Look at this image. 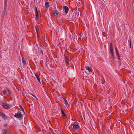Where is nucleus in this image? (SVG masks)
<instances>
[{"mask_svg": "<svg viewBox=\"0 0 134 134\" xmlns=\"http://www.w3.org/2000/svg\"><path fill=\"white\" fill-rule=\"evenodd\" d=\"M33 96L34 97H35V98H36V99L37 97L35 96L34 95H33Z\"/></svg>", "mask_w": 134, "mask_h": 134, "instance_id": "24", "label": "nucleus"}, {"mask_svg": "<svg viewBox=\"0 0 134 134\" xmlns=\"http://www.w3.org/2000/svg\"><path fill=\"white\" fill-rule=\"evenodd\" d=\"M3 92L4 93H5V94H7V90H4L3 91Z\"/></svg>", "mask_w": 134, "mask_h": 134, "instance_id": "20", "label": "nucleus"}, {"mask_svg": "<svg viewBox=\"0 0 134 134\" xmlns=\"http://www.w3.org/2000/svg\"><path fill=\"white\" fill-rule=\"evenodd\" d=\"M72 130L74 131L78 132L80 129V127L78 122H73L71 125Z\"/></svg>", "mask_w": 134, "mask_h": 134, "instance_id": "1", "label": "nucleus"}, {"mask_svg": "<svg viewBox=\"0 0 134 134\" xmlns=\"http://www.w3.org/2000/svg\"><path fill=\"white\" fill-rule=\"evenodd\" d=\"M7 3V1H5V5H5V3Z\"/></svg>", "mask_w": 134, "mask_h": 134, "instance_id": "25", "label": "nucleus"}, {"mask_svg": "<svg viewBox=\"0 0 134 134\" xmlns=\"http://www.w3.org/2000/svg\"><path fill=\"white\" fill-rule=\"evenodd\" d=\"M3 107L5 108H8L10 107V105L7 103H3Z\"/></svg>", "mask_w": 134, "mask_h": 134, "instance_id": "4", "label": "nucleus"}, {"mask_svg": "<svg viewBox=\"0 0 134 134\" xmlns=\"http://www.w3.org/2000/svg\"><path fill=\"white\" fill-rule=\"evenodd\" d=\"M65 60L66 65H69V58H68V57H66L65 58Z\"/></svg>", "mask_w": 134, "mask_h": 134, "instance_id": "8", "label": "nucleus"}, {"mask_svg": "<svg viewBox=\"0 0 134 134\" xmlns=\"http://www.w3.org/2000/svg\"><path fill=\"white\" fill-rule=\"evenodd\" d=\"M116 55L119 58L120 57L119 55V52H118V53H116Z\"/></svg>", "mask_w": 134, "mask_h": 134, "instance_id": "19", "label": "nucleus"}, {"mask_svg": "<svg viewBox=\"0 0 134 134\" xmlns=\"http://www.w3.org/2000/svg\"><path fill=\"white\" fill-rule=\"evenodd\" d=\"M110 52L111 53H113V49L112 44L111 43H110Z\"/></svg>", "mask_w": 134, "mask_h": 134, "instance_id": "10", "label": "nucleus"}, {"mask_svg": "<svg viewBox=\"0 0 134 134\" xmlns=\"http://www.w3.org/2000/svg\"><path fill=\"white\" fill-rule=\"evenodd\" d=\"M19 107L20 108L22 109V110L23 111H24V109L22 107V106H21L20 105L19 106Z\"/></svg>", "mask_w": 134, "mask_h": 134, "instance_id": "21", "label": "nucleus"}, {"mask_svg": "<svg viewBox=\"0 0 134 134\" xmlns=\"http://www.w3.org/2000/svg\"><path fill=\"white\" fill-rule=\"evenodd\" d=\"M63 10L65 11L66 14L67 13L69 10L68 8L66 6H63Z\"/></svg>", "mask_w": 134, "mask_h": 134, "instance_id": "3", "label": "nucleus"}, {"mask_svg": "<svg viewBox=\"0 0 134 134\" xmlns=\"http://www.w3.org/2000/svg\"><path fill=\"white\" fill-rule=\"evenodd\" d=\"M49 3L48 2H46L45 4V8H48L49 7Z\"/></svg>", "mask_w": 134, "mask_h": 134, "instance_id": "12", "label": "nucleus"}, {"mask_svg": "<svg viewBox=\"0 0 134 134\" xmlns=\"http://www.w3.org/2000/svg\"><path fill=\"white\" fill-rule=\"evenodd\" d=\"M86 69L88 71V72H90V74L92 72V69L91 68H90L89 66H86L85 67Z\"/></svg>", "mask_w": 134, "mask_h": 134, "instance_id": "5", "label": "nucleus"}, {"mask_svg": "<svg viewBox=\"0 0 134 134\" xmlns=\"http://www.w3.org/2000/svg\"><path fill=\"white\" fill-rule=\"evenodd\" d=\"M58 11L57 10H55L54 11L53 14L55 16L57 15L58 14Z\"/></svg>", "mask_w": 134, "mask_h": 134, "instance_id": "13", "label": "nucleus"}, {"mask_svg": "<svg viewBox=\"0 0 134 134\" xmlns=\"http://www.w3.org/2000/svg\"><path fill=\"white\" fill-rule=\"evenodd\" d=\"M2 134H6L7 132V129H3L2 131Z\"/></svg>", "mask_w": 134, "mask_h": 134, "instance_id": "11", "label": "nucleus"}, {"mask_svg": "<svg viewBox=\"0 0 134 134\" xmlns=\"http://www.w3.org/2000/svg\"><path fill=\"white\" fill-rule=\"evenodd\" d=\"M22 62L23 64H25L26 63V60H25L24 58H22Z\"/></svg>", "mask_w": 134, "mask_h": 134, "instance_id": "16", "label": "nucleus"}, {"mask_svg": "<svg viewBox=\"0 0 134 134\" xmlns=\"http://www.w3.org/2000/svg\"><path fill=\"white\" fill-rule=\"evenodd\" d=\"M0 121H1V120H0Z\"/></svg>", "mask_w": 134, "mask_h": 134, "instance_id": "29", "label": "nucleus"}, {"mask_svg": "<svg viewBox=\"0 0 134 134\" xmlns=\"http://www.w3.org/2000/svg\"><path fill=\"white\" fill-rule=\"evenodd\" d=\"M35 15L36 17L35 18V19L36 20H37L38 17V14L37 12V7L35 8Z\"/></svg>", "mask_w": 134, "mask_h": 134, "instance_id": "6", "label": "nucleus"}, {"mask_svg": "<svg viewBox=\"0 0 134 134\" xmlns=\"http://www.w3.org/2000/svg\"><path fill=\"white\" fill-rule=\"evenodd\" d=\"M7 92L9 94L11 93V92L8 89H7Z\"/></svg>", "mask_w": 134, "mask_h": 134, "instance_id": "17", "label": "nucleus"}, {"mask_svg": "<svg viewBox=\"0 0 134 134\" xmlns=\"http://www.w3.org/2000/svg\"><path fill=\"white\" fill-rule=\"evenodd\" d=\"M31 95H32V96H33V95H34L33 94H32V93H31Z\"/></svg>", "mask_w": 134, "mask_h": 134, "instance_id": "26", "label": "nucleus"}, {"mask_svg": "<svg viewBox=\"0 0 134 134\" xmlns=\"http://www.w3.org/2000/svg\"><path fill=\"white\" fill-rule=\"evenodd\" d=\"M7 126V125H6V124H5V125H4V126Z\"/></svg>", "mask_w": 134, "mask_h": 134, "instance_id": "27", "label": "nucleus"}, {"mask_svg": "<svg viewBox=\"0 0 134 134\" xmlns=\"http://www.w3.org/2000/svg\"><path fill=\"white\" fill-rule=\"evenodd\" d=\"M115 51H116V53H118V49H117V48L116 47H115Z\"/></svg>", "mask_w": 134, "mask_h": 134, "instance_id": "22", "label": "nucleus"}, {"mask_svg": "<svg viewBox=\"0 0 134 134\" xmlns=\"http://www.w3.org/2000/svg\"><path fill=\"white\" fill-rule=\"evenodd\" d=\"M36 31H37V30H36Z\"/></svg>", "mask_w": 134, "mask_h": 134, "instance_id": "28", "label": "nucleus"}, {"mask_svg": "<svg viewBox=\"0 0 134 134\" xmlns=\"http://www.w3.org/2000/svg\"><path fill=\"white\" fill-rule=\"evenodd\" d=\"M72 134H79L77 133V132H75L73 133H71Z\"/></svg>", "mask_w": 134, "mask_h": 134, "instance_id": "23", "label": "nucleus"}, {"mask_svg": "<svg viewBox=\"0 0 134 134\" xmlns=\"http://www.w3.org/2000/svg\"><path fill=\"white\" fill-rule=\"evenodd\" d=\"M14 116L16 118H20L22 117V115L21 112H19L15 113Z\"/></svg>", "mask_w": 134, "mask_h": 134, "instance_id": "2", "label": "nucleus"}, {"mask_svg": "<svg viewBox=\"0 0 134 134\" xmlns=\"http://www.w3.org/2000/svg\"><path fill=\"white\" fill-rule=\"evenodd\" d=\"M63 99L64 101V103L65 105H67L68 104V103L66 99L65 98H63Z\"/></svg>", "mask_w": 134, "mask_h": 134, "instance_id": "15", "label": "nucleus"}, {"mask_svg": "<svg viewBox=\"0 0 134 134\" xmlns=\"http://www.w3.org/2000/svg\"><path fill=\"white\" fill-rule=\"evenodd\" d=\"M35 76H36L38 81L39 82H40V83H41L40 78L39 76L38 75H36L35 73Z\"/></svg>", "mask_w": 134, "mask_h": 134, "instance_id": "14", "label": "nucleus"}, {"mask_svg": "<svg viewBox=\"0 0 134 134\" xmlns=\"http://www.w3.org/2000/svg\"><path fill=\"white\" fill-rule=\"evenodd\" d=\"M61 111L62 113V115L64 119L66 117V115L64 113V111L62 110L61 109Z\"/></svg>", "mask_w": 134, "mask_h": 134, "instance_id": "7", "label": "nucleus"}, {"mask_svg": "<svg viewBox=\"0 0 134 134\" xmlns=\"http://www.w3.org/2000/svg\"><path fill=\"white\" fill-rule=\"evenodd\" d=\"M111 57L112 58H113V59L114 58V55L113 53H111Z\"/></svg>", "mask_w": 134, "mask_h": 134, "instance_id": "18", "label": "nucleus"}, {"mask_svg": "<svg viewBox=\"0 0 134 134\" xmlns=\"http://www.w3.org/2000/svg\"><path fill=\"white\" fill-rule=\"evenodd\" d=\"M0 116H1L3 119H6L7 118V116H6L5 114L1 113V112H0Z\"/></svg>", "mask_w": 134, "mask_h": 134, "instance_id": "9", "label": "nucleus"}]
</instances>
